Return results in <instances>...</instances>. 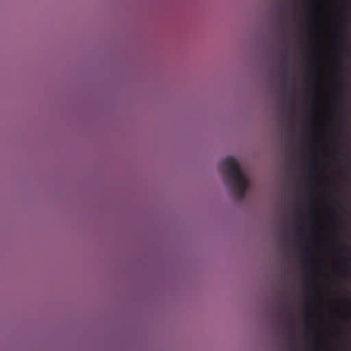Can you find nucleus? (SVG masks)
I'll use <instances>...</instances> for the list:
<instances>
[{
	"mask_svg": "<svg viewBox=\"0 0 351 351\" xmlns=\"http://www.w3.org/2000/svg\"><path fill=\"white\" fill-rule=\"evenodd\" d=\"M220 169L224 171L228 184L232 186L233 193L242 200L248 189V180L241 170L237 160L233 157H226L221 161Z\"/></svg>",
	"mask_w": 351,
	"mask_h": 351,
	"instance_id": "f257e3e1",
	"label": "nucleus"
},
{
	"mask_svg": "<svg viewBox=\"0 0 351 351\" xmlns=\"http://www.w3.org/2000/svg\"><path fill=\"white\" fill-rule=\"evenodd\" d=\"M282 66H281V71L280 74L282 76V81L285 82L286 84H290V77L289 75V68L285 62V58L284 56L282 57Z\"/></svg>",
	"mask_w": 351,
	"mask_h": 351,
	"instance_id": "f03ea898",
	"label": "nucleus"
},
{
	"mask_svg": "<svg viewBox=\"0 0 351 351\" xmlns=\"http://www.w3.org/2000/svg\"><path fill=\"white\" fill-rule=\"evenodd\" d=\"M345 98V94L343 90H339L337 92V103L339 107H341V101Z\"/></svg>",
	"mask_w": 351,
	"mask_h": 351,
	"instance_id": "7ed1b4c3",
	"label": "nucleus"
},
{
	"mask_svg": "<svg viewBox=\"0 0 351 351\" xmlns=\"http://www.w3.org/2000/svg\"><path fill=\"white\" fill-rule=\"evenodd\" d=\"M345 29L342 27L340 32L337 34V37L340 40L341 45L343 47H346L347 45L344 43Z\"/></svg>",
	"mask_w": 351,
	"mask_h": 351,
	"instance_id": "20e7f679",
	"label": "nucleus"
},
{
	"mask_svg": "<svg viewBox=\"0 0 351 351\" xmlns=\"http://www.w3.org/2000/svg\"><path fill=\"white\" fill-rule=\"evenodd\" d=\"M307 158L309 160V162L313 165L315 164L317 162L316 158L311 155L307 156Z\"/></svg>",
	"mask_w": 351,
	"mask_h": 351,
	"instance_id": "39448f33",
	"label": "nucleus"
},
{
	"mask_svg": "<svg viewBox=\"0 0 351 351\" xmlns=\"http://www.w3.org/2000/svg\"><path fill=\"white\" fill-rule=\"evenodd\" d=\"M308 197L311 200L314 201L315 200V193L314 192L310 193Z\"/></svg>",
	"mask_w": 351,
	"mask_h": 351,
	"instance_id": "423d86ee",
	"label": "nucleus"
},
{
	"mask_svg": "<svg viewBox=\"0 0 351 351\" xmlns=\"http://www.w3.org/2000/svg\"><path fill=\"white\" fill-rule=\"evenodd\" d=\"M341 251H348V252H350V247H346V245H343L341 248Z\"/></svg>",
	"mask_w": 351,
	"mask_h": 351,
	"instance_id": "0eeeda50",
	"label": "nucleus"
},
{
	"mask_svg": "<svg viewBox=\"0 0 351 351\" xmlns=\"http://www.w3.org/2000/svg\"><path fill=\"white\" fill-rule=\"evenodd\" d=\"M294 321L293 317L291 315L290 318L287 320L288 325H289L290 323H292Z\"/></svg>",
	"mask_w": 351,
	"mask_h": 351,
	"instance_id": "6e6552de",
	"label": "nucleus"
},
{
	"mask_svg": "<svg viewBox=\"0 0 351 351\" xmlns=\"http://www.w3.org/2000/svg\"><path fill=\"white\" fill-rule=\"evenodd\" d=\"M286 309H287V311H288L289 313H291V306L289 305H288V304L286 305Z\"/></svg>",
	"mask_w": 351,
	"mask_h": 351,
	"instance_id": "1a4fd4ad",
	"label": "nucleus"
},
{
	"mask_svg": "<svg viewBox=\"0 0 351 351\" xmlns=\"http://www.w3.org/2000/svg\"><path fill=\"white\" fill-rule=\"evenodd\" d=\"M339 81H340V85H341V87H343V86H344V82H343V81L342 77H341V78L339 79Z\"/></svg>",
	"mask_w": 351,
	"mask_h": 351,
	"instance_id": "9d476101",
	"label": "nucleus"
},
{
	"mask_svg": "<svg viewBox=\"0 0 351 351\" xmlns=\"http://www.w3.org/2000/svg\"><path fill=\"white\" fill-rule=\"evenodd\" d=\"M290 348H291V350H293V348H294L293 341L291 342V346H290Z\"/></svg>",
	"mask_w": 351,
	"mask_h": 351,
	"instance_id": "9b49d317",
	"label": "nucleus"
},
{
	"mask_svg": "<svg viewBox=\"0 0 351 351\" xmlns=\"http://www.w3.org/2000/svg\"><path fill=\"white\" fill-rule=\"evenodd\" d=\"M314 350L315 351H318V346H317V344L314 346Z\"/></svg>",
	"mask_w": 351,
	"mask_h": 351,
	"instance_id": "f8f14e48",
	"label": "nucleus"
},
{
	"mask_svg": "<svg viewBox=\"0 0 351 351\" xmlns=\"http://www.w3.org/2000/svg\"><path fill=\"white\" fill-rule=\"evenodd\" d=\"M312 185H313V183H312V182H309V183H308V186H311Z\"/></svg>",
	"mask_w": 351,
	"mask_h": 351,
	"instance_id": "ddd939ff",
	"label": "nucleus"
},
{
	"mask_svg": "<svg viewBox=\"0 0 351 351\" xmlns=\"http://www.w3.org/2000/svg\"><path fill=\"white\" fill-rule=\"evenodd\" d=\"M342 22H343V23H344V22H346V19H343L342 20Z\"/></svg>",
	"mask_w": 351,
	"mask_h": 351,
	"instance_id": "4468645a",
	"label": "nucleus"
},
{
	"mask_svg": "<svg viewBox=\"0 0 351 351\" xmlns=\"http://www.w3.org/2000/svg\"><path fill=\"white\" fill-rule=\"evenodd\" d=\"M313 180H316V177L315 176H313Z\"/></svg>",
	"mask_w": 351,
	"mask_h": 351,
	"instance_id": "2eb2a0df",
	"label": "nucleus"
},
{
	"mask_svg": "<svg viewBox=\"0 0 351 351\" xmlns=\"http://www.w3.org/2000/svg\"><path fill=\"white\" fill-rule=\"evenodd\" d=\"M312 288H313V289H315V286H314V285H313V286H312Z\"/></svg>",
	"mask_w": 351,
	"mask_h": 351,
	"instance_id": "dca6fc26",
	"label": "nucleus"
}]
</instances>
